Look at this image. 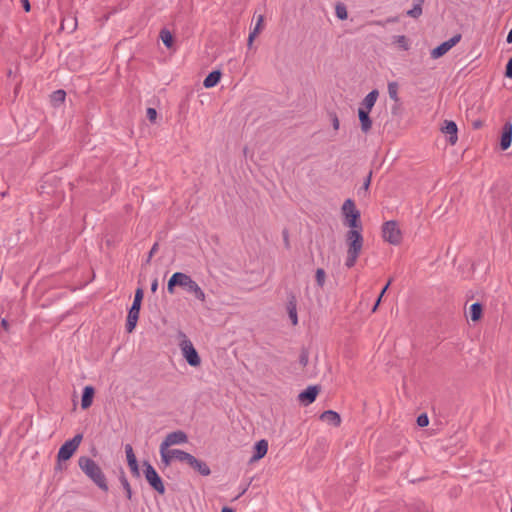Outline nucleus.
<instances>
[{"instance_id":"1","label":"nucleus","mask_w":512,"mask_h":512,"mask_svg":"<svg viewBox=\"0 0 512 512\" xmlns=\"http://www.w3.org/2000/svg\"><path fill=\"white\" fill-rule=\"evenodd\" d=\"M176 286L183 288L187 293L193 294L194 297L201 302L206 300L205 292L198 283L186 273L175 272L172 274L167 283V291L170 294H174Z\"/></svg>"},{"instance_id":"2","label":"nucleus","mask_w":512,"mask_h":512,"mask_svg":"<svg viewBox=\"0 0 512 512\" xmlns=\"http://www.w3.org/2000/svg\"><path fill=\"white\" fill-rule=\"evenodd\" d=\"M78 465L82 472L103 492L109 490L108 483L101 467L92 458L81 456Z\"/></svg>"},{"instance_id":"3","label":"nucleus","mask_w":512,"mask_h":512,"mask_svg":"<svg viewBox=\"0 0 512 512\" xmlns=\"http://www.w3.org/2000/svg\"><path fill=\"white\" fill-rule=\"evenodd\" d=\"M345 239L347 243L345 266L350 269L355 266L357 259L361 254L364 238L359 230H348Z\"/></svg>"},{"instance_id":"4","label":"nucleus","mask_w":512,"mask_h":512,"mask_svg":"<svg viewBox=\"0 0 512 512\" xmlns=\"http://www.w3.org/2000/svg\"><path fill=\"white\" fill-rule=\"evenodd\" d=\"M143 289L137 288L134 295L133 303L129 309L127 321H126V331L128 333H131L137 324L138 318H139V312L141 307V302L143 299Z\"/></svg>"},{"instance_id":"5","label":"nucleus","mask_w":512,"mask_h":512,"mask_svg":"<svg viewBox=\"0 0 512 512\" xmlns=\"http://www.w3.org/2000/svg\"><path fill=\"white\" fill-rule=\"evenodd\" d=\"M82 439L83 435L79 433L76 434L72 439L67 440L64 444H62L57 454V461L60 463L62 461L69 460L78 449Z\"/></svg>"},{"instance_id":"6","label":"nucleus","mask_w":512,"mask_h":512,"mask_svg":"<svg viewBox=\"0 0 512 512\" xmlns=\"http://www.w3.org/2000/svg\"><path fill=\"white\" fill-rule=\"evenodd\" d=\"M183 339L180 342L179 346L182 351L183 357L186 359L187 363L192 367H197L201 363V358L193 346V343L182 334Z\"/></svg>"},{"instance_id":"7","label":"nucleus","mask_w":512,"mask_h":512,"mask_svg":"<svg viewBox=\"0 0 512 512\" xmlns=\"http://www.w3.org/2000/svg\"><path fill=\"white\" fill-rule=\"evenodd\" d=\"M383 239L392 244L398 245L402 240V233L398 223L394 220L386 221L382 226Z\"/></svg>"},{"instance_id":"8","label":"nucleus","mask_w":512,"mask_h":512,"mask_svg":"<svg viewBox=\"0 0 512 512\" xmlns=\"http://www.w3.org/2000/svg\"><path fill=\"white\" fill-rule=\"evenodd\" d=\"M143 465L145 468L144 469L145 478H146L147 482L149 483V485L155 491H157L159 494H161V495L164 494L166 491L165 486H164L162 478L159 476L156 469L148 461H145Z\"/></svg>"},{"instance_id":"9","label":"nucleus","mask_w":512,"mask_h":512,"mask_svg":"<svg viewBox=\"0 0 512 512\" xmlns=\"http://www.w3.org/2000/svg\"><path fill=\"white\" fill-rule=\"evenodd\" d=\"M462 38V35L460 33L455 34L453 37H451L449 40L444 41L437 47H435L430 55L432 59H438L445 55L451 48H453L457 43L460 42Z\"/></svg>"},{"instance_id":"10","label":"nucleus","mask_w":512,"mask_h":512,"mask_svg":"<svg viewBox=\"0 0 512 512\" xmlns=\"http://www.w3.org/2000/svg\"><path fill=\"white\" fill-rule=\"evenodd\" d=\"M188 441L187 434L182 430L173 431L166 435L165 439L161 442V445L171 447L173 445L184 444Z\"/></svg>"},{"instance_id":"11","label":"nucleus","mask_w":512,"mask_h":512,"mask_svg":"<svg viewBox=\"0 0 512 512\" xmlns=\"http://www.w3.org/2000/svg\"><path fill=\"white\" fill-rule=\"evenodd\" d=\"M442 133L448 136V142L451 145H455L458 140V128L454 121L445 120L443 126L441 127Z\"/></svg>"},{"instance_id":"12","label":"nucleus","mask_w":512,"mask_h":512,"mask_svg":"<svg viewBox=\"0 0 512 512\" xmlns=\"http://www.w3.org/2000/svg\"><path fill=\"white\" fill-rule=\"evenodd\" d=\"M512 142V123L510 121L505 122L502 128L500 147L502 150H507L511 146Z\"/></svg>"},{"instance_id":"13","label":"nucleus","mask_w":512,"mask_h":512,"mask_svg":"<svg viewBox=\"0 0 512 512\" xmlns=\"http://www.w3.org/2000/svg\"><path fill=\"white\" fill-rule=\"evenodd\" d=\"M188 461V465L196 470L202 476H209L211 474V470L206 462L197 459L195 456L191 455Z\"/></svg>"},{"instance_id":"14","label":"nucleus","mask_w":512,"mask_h":512,"mask_svg":"<svg viewBox=\"0 0 512 512\" xmlns=\"http://www.w3.org/2000/svg\"><path fill=\"white\" fill-rule=\"evenodd\" d=\"M318 392L319 389L317 386H309L299 394L298 398L303 404L309 405L315 401Z\"/></svg>"},{"instance_id":"15","label":"nucleus","mask_w":512,"mask_h":512,"mask_svg":"<svg viewBox=\"0 0 512 512\" xmlns=\"http://www.w3.org/2000/svg\"><path fill=\"white\" fill-rule=\"evenodd\" d=\"M378 96H379L378 90H376V89L372 90L362 100L360 107L358 109L371 111L377 101Z\"/></svg>"},{"instance_id":"16","label":"nucleus","mask_w":512,"mask_h":512,"mask_svg":"<svg viewBox=\"0 0 512 512\" xmlns=\"http://www.w3.org/2000/svg\"><path fill=\"white\" fill-rule=\"evenodd\" d=\"M370 111L358 109V117L361 125V131L367 134L372 128V120L369 116Z\"/></svg>"},{"instance_id":"17","label":"nucleus","mask_w":512,"mask_h":512,"mask_svg":"<svg viewBox=\"0 0 512 512\" xmlns=\"http://www.w3.org/2000/svg\"><path fill=\"white\" fill-rule=\"evenodd\" d=\"M94 394L95 389L93 386L88 385L84 387L81 398L82 409H88L92 405Z\"/></svg>"},{"instance_id":"18","label":"nucleus","mask_w":512,"mask_h":512,"mask_svg":"<svg viewBox=\"0 0 512 512\" xmlns=\"http://www.w3.org/2000/svg\"><path fill=\"white\" fill-rule=\"evenodd\" d=\"M320 419L328 424L338 427L341 424L340 415L333 410H326L320 415Z\"/></svg>"},{"instance_id":"19","label":"nucleus","mask_w":512,"mask_h":512,"mask_svg":"<svg viewBox=\"0 0 512 512\" xmlns=\"http://www.w3.org/2000/svg\"><path fill=\"white\" fill-rule=\"evenodd\" d=\"M268 451V442L265 439H261L256 442L254 446V453L251 458L252 461L260 460L263 458Z\"/></svg>"},{"instance_id":"20","label":"nucleus","mask_w":512,"mask_h":512,"mask_svg":"<svg viewBox=\"0 0 512 512\" xmlns=\"http://www.w3.org/2000/svg\"><path fill=\"white\" fill-rule=\"evenodd\" d=\"M346 221L347 225L350 227V230H359L362 233V224L360 221V212L355 211L354 213L347 214Z\"/></svg>"},{"instance_id":"21","label":"nucleus","mask_w":512,"mask_h":512,"mask_svg":"<svg viewBox=\"0 0 512 512\" xmlns=\"http://www.w3.org/2000/svg\"><path fill=\"white\" fill-rule=\"evenodd\" d=\"M221 71L220 70H214L210 72L206 78L203 81V85L205 88H212L215 87L220 79H221Z\"/></svg>"},{"instance_id":"22","label":"nucleus","mask_w":512,"mask_h":512,"mask_svg":"<svg viewBox=\"0 0 512 512\" xmlns=\"http://www.w3.org/2000/svg\"><path fill=\"white\" fill-rule=\"evenodd\" d=\"M160 457H161V463L166 468L170 466L172 461L174 460L173 455L171 454V449L168 447L161 445L159 447Z\"/></svg>"},{"instance_id":"23","label":"nucleus","mask_w":512,"mask_h":512,"mask_svg":"<svg viewBox=\"0 0 512 512\" xmlns=\"http://www.w3.org/2000/svg\"><path fill=\"white\" fill-rule=\"evenodd\" d=\"M160 457H161V463L166 468L170 466L172 461L174 460L173 455L171 454V449L168 447L161 445L159 447Z\"/></svg>"},{"instance_id":"24","label":"nucleus","mask_w":512,"mask_h":512,"mask_svg":"<svg viewBox=\"0 0 512 512\" xmlns=\"http://www.w3.org/2000/svg\"><path fill=\"white\" fill-rule=\"evenodd\" d=\"M119 481L125 491L126 498L131 500L133 495L132 488L123 469H120Z\"/></svg>"},{"instance_id":"25","label":"nucleus","mask_w":512,"mask_h":512,"mask_svg":"<svg viewBox=\"0 0 512 512\" xmlns=\"http://www.w3.org/2000/svg\"><path fill=\"white\" fill-rule=\"evenodd\" d=\"M483 307L479 302L473 303L469 308V317L473 322L478 321L482 316Z\"/></svg>"},{"instance_id":"26","label":"nucleus","mask_w":512,"mask_h":512,"mask_svg":"<svg viewBox=\"0 0 512 512\" xmlns=\"http://www.w3.org/2000/svg\"><path fill=\"white\" fill-rule=\"evenodd\" d=\"M171 454L173 455V458L175 460L186 463H188V461L191 460L190 456L192 455L180 449H171Z\"/></svg>"},{"instance_id":"27","label":"nucleus","mask_w":512,"mask_h":512,"mask_svg":"<svg viewBox=\"0 0 512 512\" xmlns=\"http://www.w3.org/2000/svg\"><path fill=\"white\" fill-rule=\"evenodd\" d=\"M289 318L292 324L295 326L298 323L296 302L294 300L289 301L287 305Z\"/></svg>"},{"instance_id":"28","label":"nucleus","mask_w":512,"mask_h":512,"mask_svg":"<svg viewBox=\"0 0 512 512\" xmlns=\"http://www.w3.org/2000/svg\"><path fill=\"white\" fill-rule=\"evenodd\" d=\"M393 42L397 44L404 51L409 50L410 43L408 38L405 35H397L393 37Z\"/></svg>"},{"instance_id":"29","label":"nucleus","mask_w":512,"mask_h":512,"mask_svg":"<svg viewBox=\"0 0 512 512\" xmlns=\"http://www.w3.org/2000/svg\"><path fill=\"white\" fill-rule=\"evenodd\" d=\"M125 453L128 466H135L136 464H138L133 448L130 444L125 445Z\"/></svg>"},{"instance_id":"30","label":"nucleus","mask_w":512,"mask_h":512,"mask_svg":"<svg viewBox=\"0 0 512 512\" xmlns=\"http://www.w3.org/2000/svg\"><path fill=\"white\" fill-rule=\"evenodd\" d=\"M160 38L163 42V44L167 47V48H171L172 45H173V36L171 34V32L167 29H162L161 32H160Z\"/></svg>"},{"instance_id":"31","label":"nucleus","mask_w":512,"mask_h":512,"mask_svg":"<svg viewBox=\"0 0 512 512\" xmlns=\"http://www.w3.org/2000/svg\"><path fill=\"white\" fill-rule=\"evenodd\" d=\"M355 211H358V210L355 207L354 201L352 199L345 200V202L343 203V206H342V212H343L344 216L347 217V214L354 213Z\"/></svg>"},{"instance_id":"32","label":"nucleus","mask_w":512,"mask_h":512,"mask_svg":"<svg viewBox=\"0 0 512 512\" xmlns=\"http://www.w3.org/2000/svg\"><path fill=\"white\" fill-rule=\"evenodd\" d=\"M422 4L420 2H415L413 8L407 11V15L412 18H418L422 14Z\"/></svg>"},{"instance_id":"33","label":"nucleus","mask_w":512,"mask_h":512,"mask_svg":"<svg viewBox=\"0 0 512 512\" xmlns=\"http://www.w3.org/2000/svg\"><path fill=\"white\" fill-rule=\"evenodd\" d=\"M388 94H389V97L394 100V101H398L399 100V97H398V84L396 82H389L388 83Z\"/></svg>"},{"instance_id":"34","label":"nucleus","mask_w":512,"mask_h":512,"mask_svg":"<svg viewBox=\"0 0 512 512\" xmlns=\"http://www.w3.org/2000/svg\"><path fill=\"white\" fill-rule=\"evenodd\" d=\"M315 280H316V283H317L318 287H320V288L324 287L325 280H326V273H325L324 269L318 268L316 270Z\"/></svg>"},{"instance_id":"35","label":"nucleus","mask_w":512,"mask_h":512,"mask_svg":"<svg viewBox=\"0 0 512 512\" xmlns=\"http://www.w3.org/2000/svg\"><path fill=\"white\" fill-rule=\"evenodd\" d=\"M336 16L341 20H344L347 18L348 13H347L346 7L344 5L336 6Z\"/></svg>"},{"instance_id":"36","label":"nucleus","mask_w":512,"mask_h":512,"mask_svg":"<svg viewBox=\"0 0 512 512\" xmlns=\"http://www.w3.org/2000/svg\"><path fill=\"white\" fill-rule=\"evenodd\" d=\"M309 361V353L307 350H302L299 356V363L305 367Z\"/></svg>"},{"instance_id":"37","label":"nucleus","mask_w":512,"mask_h":512,"mask_svg":"<svg viewBox=\"0 0 512 512\" xmlns=\"http://www.w3.org/2000/svg\"><path fill=\"white\" fill-rule=\"evenodd\" d=\"M146 116L149 119L150 122L154 123L157 118V111L155 108L149 107L146 111Z\"/></svg>"},{"instance_id":"38","label":"nucleus","mask_w":512,"mask_h":512,"mask_svg":"<svg viewBox=\"0 0 512 512\" xmlns=\"http://www.w3.org/2000/svg\"><path fill=\"white\" fill-rule=\"evenodd\" d=\"M66 93L64 90H57L53 93V99L55 101L64 102Z\"/></svg>"},{"instance_id":"39","label":"nucleus","mask_w":512,"mask_h":512,"mask_svg":"<svg viewBox=\"0 0 512 512\" xmlns=\"http://www.w3.org/2000/svg\"><path fill=\"white\" fill-rule=\"evenodd\" d=\"M417 424L420 426V427H425L429 424V419H428V416L426 414H421L418 416L417 418Z\"/></svg>"},{"instance_id":"40","label":"nucleus","mask_w":512,"mask_h":512,"mask_svg":"<svg viewBox=\"0 0 512 512\" xmlns=\"http://www.w3.org/2000/svg\"><path fill=\"white\" fill-rule=\"evenodd\" d=\"M330 118H331V121H332L333 128L335 130H338L339 126H340V122H339L337 114L335 112H331L330 113Z\"/></svg>"},{"instance_id":"41","label":"nucleus","mask_w":512,"mask_h":512,"mask_svg":"<svg viewBox=\"0 0 512 512\" xmlns=\"http://www.w3.org/2000/svg\"><path fill=\"white\" fill-rule=\"evenodd\" d=\"M258 28H254L250 33H249V37H248V46L251 47L255 37L257 36L258 34Z\"/></svg>"},{"instance_id":"42","label":"nucleus","mask_w":512,"mask_h":512,"mask_svg":"<svg viewBox=\"0 0 512 512\" xmlns=\"http://www.w3.org/2000/svg\"><path fill=\"white\" fill-rule=\"evenodd\" d=\"M505 76L507 78H512V57L509 59L506 65Z\"/></svg>"},{"instance_id":"43","label":"nucleus","mask_w":512,"mask_h":512,"mask_svg":"<svg viewBox=\"0 0 512 512\" xmlns=\"http://www.w3.org/2000/svg\"><path fill=\"white\" fill-rule=\"evenodd\" d=\"M158 247H159L158 243H154V245L151 247L148 257H147V263L150 262L152 256L158 251Z\"/></svg>"},{"instance_id":"44","label":"nucleus","mask_w":512,"mask_h":512,"mask_svg":"<svg viewBox=\"0 0 512 512\" xmlns=\"http://www.w3.org/2000/svg\"><path fill=\"white\" fill-rule=\"evenodd\" d=\"M371 176H372V173L370 172L369 175L367 176V178L365 179L364 183H363V189L365 191L368 190L369 186H370V183H371Z\"/></svg>"},{"instance_id":"45","label":"nucleus","mask_w":512,"mask_h":512,"mask_svg":"<svg viewBox=\"0 0 512 512\" xmlns=\"http://www.w3.org/2000/svg\"><path fill=\"white\" fill-rule=\"evenodd\" d=\"M20 1H21V4H22L23 9H24L26 12H29V11L31 10V5H30L29 0H20Z\"/></svg>"},{"instance_id":"46","label":"nucleus","mask_w":512,"mask_h":512,"mask_svg":"<svg viewBox=\"0 0 512 512\" xmlns=\"http://www.w3.org/2000/svg\"><path fill=\"white\" fill-rule=\"evenodd\" d=\"M130 470H131V473L136 476V477H139L140 476V472H139V466L138 464H136L135 466H129Z\"/></svg>"},{"instance_id":"47","label":"nucleus","mask_w":512,"mask_h":512,"mask_svg":"<svg viewBox=\"0 0 512 512\" xmlns=\"http://www.w3.org/2000/svg\"><path fill=\"white\" fill-rule=\"evenodd\" d=\"M263 19H264V17L261 14L257 18V22H256V25L254 28H258V32H260V30H261V25L263 23Z\"/></svg>"},{"instance_id":"48","label":"nucleus","mask_w":512,"mask_h":512,"mask_svg":"<svg viewBox=\"0 0 512 512\" xmlns=\"http://www.w3.org/2000/svg\"><path fill=\"white\" fill-rule=\"evenodd\" d=\"M69 20L71 22L70 31L73 32L77 27V19L76 17H71Z\"/></svg>"},{"instance_id":"49","label":"nucleus","mask_w":512,"mask_h":512,"mask_svg":"<svg viewBox=\"0 0 512 512\" xmlns=\"http://www.w3.org/2000/svg\"><path fill=\"white\" fill-rule=\"evenodd\" d=\"M390 284H391V280H389L388 283L383 287V289L378 297V298H380V300L382 299V296L385 294V292L387 291Z\"/></svg>"},{"instance_id":"50","label":"nucleus","mask_w":512,"mask_h":512,"mask_svg":"<svg viewBox=\"0 0 512 512\" xmlns=\"http://www.w3.org/2000/svg\"><path fill=\"white\" fill-rule=\"evenodd\" d=\"M157 288H158V280L154 279L153 282L151 283V291L154 293V292H156Z\"/></svg>"},{"instance_id":"51","label":"nucleus","mask_w":512,"mask_h":512,"mask_svg":"<svg viewBox=\"0 0 512 512\" xmlns=\"http://www.w3.org/2000/svg\"><path fill=\"white\" fill-rule=\"evenodd\" d=\"M1 326L4 330L8 331L9 330V323L6 319H2L1 321Z\"/></svg>"},{"instance_id":"52","label":"nucleus","mask_w":512,"mask_h":512,"mask_svg":"<svg viewBox=\"0 0 512 512\" xmlns=\"http://www.w3.org/2000/svg\"><path fill=\"white\" fill-rule=\"evenodd\" d=\"M506 42L509 43V44L512 43V27H511V30L509 31L508 35H507Z\"/></svg>"},{"instance_id":"53","label":"nucleus","mask_w":512,"mask_h":512,"mask_svg":"<svg viewBox=\"0 0 512 512\" xmlns=\"http://www.w3.org/2000/svg\"><path fill=\"white\" fill-rule=\"evenodd\" d=\"M381 300L380 298L377 299L375 305H373L372 311L375 312L377 310L378 305L380 304Z\"/></svg>"},{"instance_id":"54","label":"nucleus","mask_w":512,"mask_h":512,"mask_svg":"<svg viewBox=\"0 0 512 512\" xmlns=\"http://www.w3.org/2000/svg\"><path fill=\"white\" fill-rule=\"evenodd\" d=\"M221 512H234V510L229 507H223Z\"/></svg>"},{"instance_id":"55","label":"nucleus","mask_w":512,"mask_h":512,"mask_svg":"<svg viewBox=\"0 0 512 512\" xmlns=\"http://www.w3.org/2000/svg\"><path fill=\"white\" fill-rule=\"evenodd\" d=\"M283 235H284V240H285L286 244L288 245V232L285 230L283 232Z\"/></svg>"},{"instance_id":"56","label":"nucleus","mask_w":512,"mask_h":512,"mask_svg":"<svg viewBox=\"0 0 512 512\" xmlns=\"http://www.w3.org/2000/svg\"><path fill=\"white\" fill-rule=\"evenodd\" d=\"M473 126L474 128H479L481 126V122L480 121H476L473 123Z\"/></svg>"},{"instance_id":"57","label":"nucleus","mask_w":512,"mask_h":512,"mask_svg":"<svg viewBox=\"0 0 512 512\" xmlns=\"http://www.w3.org/2000/svg\"><path fill=\"white\" fill-rule=\"evenodd\" d=\"M68 21V19H63L62 22H61V28L62 29H65V24L66 22Z\"/></svg>"},{"instance_id":"58","label":"nucleus","mask_w":512,"mask_h":512,"mask_svg":"<svg viewBox=\"0 0 512 512\" xmlns=\"http://www.w3.org/2000/svg\"><path fill=\"white\" fill-rule=\"evenodd\" d=\"M373 23H374V24H377V25H381V24H382V22H381V21H374Z\"/></svg>"},{"instance_id":"59","label":"nucleus","mask_w":512,"mask_h":512,"mask_svg":"<svg viewBox=\"0 0 512 512\" xmlns=\"http://www.w3.org/2000/svg\"><path fill=\"white\" fill-rule=\"evenodd\" d=\"M415 2L424 3L425 0H414Z\"/></svg>"},{"instance_id":"60","label":"nucleus","mask_w":512,"mask_h":512,"mask_svg":"<svg viewBox=\"0 0 512 512\" xmlns=\"http://www.w3.org/2000/svg\"><path fill=\"white\" fill-rule=\"evenodd\" d=\"M511 512H512V507H511Z\"/></svg>"}]
</instances>
